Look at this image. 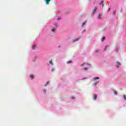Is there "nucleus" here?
I'll list each match as a JSON object with an SVG mask.
<instances>
[{
	"label": "nucleus",
	"instance_id": "9",
	"mask_svg": "<svg viewBox=\"0 0 126 126\" xmlns=\"http://www.w3.org/2000/svg\"><path fill=\"white\" fill-rule=\"evenodd\" d=\"M35 48H36V46L33 45L32 47V50H35Z\"/></svg>",
	"mask_w": 126,
	"mask_h": 126
},
{
	"label": "nucleus",
	"instance_id": "24",
	"mask_svg": "<svg viewBox=\"0 0 126 126\" xmlns=\"http://www.w3.org/2000/svg\"><path fill=\"white\" fill-rule=\"evenodd\" d=\"M111 10V8H108V11H110V10Z\"/></svg>",
	"mask_w": 126,
	"mask_h": 126
},
{
	"label": "nucleus",
	"instance_id": "2",
	"mask_svg": "<svg viewBox=\"0 0 126 126\" xmlns=\"http://www.w3.org/2000/svg\"><path fill=\"white\" fill-rule=\"evenodd\" d=\"M100 79V78L98 77L93 78V80H94V81H97V79Z\"/></svg>",
	"mask_w": 126,
	"mask_h": 126
},
{
	"label": "nucleus",
	"instance_id": "18",
	"mask_svg": "<svg viewBox=\"0 0 126 126\" xmlns=\"http://www.w3.org/2000/svg\"><path fill=\"white\" fill-rule=\"evenodd\" d=\"M57 19L58 20H61V19H62V18H58Z\"/></svg>",
	"mask_w": 126,
	"mask_h": 126
},
{
	"label": "nucleus",
	"instance_id": "12",
	"mask_svg": "<svg viewBox=\"0 0 126 126\" xmlns=\"http://www.w3.org/2000/svg\"><path fill=\"white\" fill-rule=\"evenodd\" d=\"M49 63L50 64H53V62H52V60L50 61Z\"/></svg>",
	"mask_w": 126,
	"mask_h": 126
},
{
	"label": "nucleus",
	"instance_id": "13",
	"mask_svg": "<svg viewBox=\"0 0 126 126\" xmlns=\"http://www.w3.org/2000/svg\"><path fill=\"white\" fill-rule=\"evenodd\" d=\"M114 94H115V95H117V91H114Z\"/></svg>",
	"mask_w": 126,
	"mask_h": 126
},
{
	"label": "nucleus",
	"instance_id": "21",
	"mask_svg": "<svg viewBox=\"0 0 126 126\" xmlns=\"http://www.w3.org/2000/svg\"><path fill=\"white\" fill-rule=\"evenodd\" d=\"M49 83H50L49 82H47L46 85H45V86H47V85H48V84H49Z\"/></svg>",
	"mask_w": 126,
	"mask_h": 126
},
{
	"label": "nucleus",
	"instance_id": "8",
	"mask_svg": "<svg viewBox=\"0 0 126 126\" xmlns=\"http://www.w3.org/2000/svg\"><path fill=\"white\" fill-rule=\"evenodd\" d=\"M101 16H102V15L99 14L98 16V19H101Z\"/></svg>",
	"mask_w": 126,
	"mask_h": 126
},
{
	"label": "nucleus",
	"instance_id": "11",
	"mask_svg": "<svg viewBox=\"0 0 126 126\" xmlns=\"http://www.w3.org/2000/svg\"><path fill=\"white\" fill-rule=\"evenodd\" d=\"M30 77H31V78L33 79V78H34V76L33 75H30Z\"/></svg>",
	"mask_w": 126,
	"mask_h": 126
},
{
	"label": "nucleus",
	"instance_id": "14",
	"mask_svg": "<svg viewBox=\"0 0 126 126\" xmlns=\"http://www.w3.org/2000/svg\"><path fill=\"white\" fill-rule=\"evenodd\" d=\"M56 31V29H52V32H55Z\"/></svg>",
	"mask_w": 126,
	"mask_h": 126
},
{
	"label": "nucleus",
	"instance_id": "25",
	"mask_svg": "<svg viewBox=\"0 0 126 126\" xmlns=\"http://www.w3.org/2000/svg\"><path fill=\"white\" fill-rule=\"evenodd\" d=\"M116 14V11H114V14Z\"/></svg>",
	"mask_w": 126,
	"mask_h": 126
},
{
	"label": "nucleus",
	"instance_id": "1",
	"mask_svg": "<svg viewBox=\"0 0 126 126\" xmlns=\"http://www.w3.org/2000/svg\"><path fill=\"white\" fill-rule=\"evenodd\" d=\"M91 64H89L88 63L85 62L84 63H83L82 65H81V66H82L83 70H87L88 68H89V67L91 66Z\"/></svg>",
	"mask_w": 126,
	"mask_h": 126
},
{
	"label": "nucleus",
	"instance_id": "7",
	"mask_svg": "<svg viewBox=\"0 0 126 126\" xmlns=\"http://www.w3.org/2000/svg\"><path fill=\"white\" fill-rule=\"evenodd\" d=\"M100 5H102V6H104V1H102L100 3Z\"/></svg>",
	"mask_w": 126,
	"mask_h": 126
},
{
	"label": "nucleus",
	"instance_id": "10",
	"mask_svg": "<svg viewBox=\"0 0 126 126\" xmlns=\"http://www.w3.org/2000/svg\"><path fill=\"white\" fill-rule=\"evenodd\" d=\"M105 37H103V38H101V42H103V41H104V40H105Z\"/></svg>",
	"mask_w": 126,
	"mask_h": 126
},
{
	"label": "nucleus",
	"instance_id": "22",
	"mask_svg": "<svg viewBox=\"0 0 126 126\" xmlns=\"http://www.w3.org/2000/svg\"><path fill=\"white\" fill-rule=\"evenodd\" d=\"M118 64H119V65H121V63L117 62Z\"/></svg>",
	"mask_w": 126,
	"mask_h": 126
},
{
	"label": "nucleus",
	"instance_id": "26",
	"mask_svg": "<svg viewBox=\"0 0 126 126\" xmlns=\"http://www.w3.org/2000/svg\"><path fill=\"white\" fill-rule=\"evenodd\" d=\"M52 71H54V69H52Z\"/></svg>",
	"mask_w": 126,
	"mask_h": 126
},
{
	"label": "nucleus",
	"instance_id": "19",
	"mask_svg": "<svg viewBox=\"0 0 126 126\" xmlns=\"http://www.w3.org/2000/svg\"><path fill=\"white\" fill-rule=\"evenodd\" d=\"M85 25V23H83V24H82V26L83 27V26H84V25Z\"/></svg>",
	"mask_w": 126,
	"mask_h": 126
},
{
	"label": "nucleus",
	"instance_id": "5",
	"mask_svg": "<svg viewBox=\"0 0 126 126\" xmlns=\"http://www.w3.org/2000/svg\"><path fill=\"white\" fill-rule=\"evenodd\" d=\"M93 99H94V100H96V99H97V94H94L93 95Z\"/></svg>",
	"mask_w": 126,
	"mask_h": 126
},
{
	"label": "nucleus",
	"instance_id": "20",
	"mask_svg": "<svg viewBox=\"0 0 126 126\" xmlns=\"http://www.w3.org/2000/svg\"><path fill=\"white\" fill-rule=\"evenodd\" d=\"M55 25H56V26H59V24H58V23H55Z\"/></svg>",
	"mask_w": 126,
	"mask_h": 126
},
{
	"label": "nucleus",
	"instance_id": "17",
	"mask_svg": "<svg viewBox=\"0 0 126 126\" xmlns=\"http://www.w3.org/2000/svg\"><path fill=\"white\" fill-rule=\"evenodd\" d=\"M99 52H100V50H96V51H95V52L96 53H99Z\"/></svg>",
	"mask_w": 126,
	"mask_h": 126
},
{
	"label": "nucleus",
	"instance_id": "6",
	"mask_svg": "<svg viewBox=\"0 0 126 126\" xmlns=\"http://www.w3.org/2000/svg\"><path fill=\"white\" fill-rule=\"evenodd\" d=\"M79 38H76V39L74 40L72 42L75 43V42H77V41H79Z\"/></svg>",
	"mask_w": 126,
	"mask_h": 126
},
{
	"label": "nucleus",
	"instance_id": "16",
	"mask_svg": "<svg viewBox=\"0 0 126 126\" xmlns=\"http://www.w3.org/2000/svg\"><path fill=\"white\" fill-rule=\"evenodd\" d=\"M107 47H108V46H105V48H104V51H106V50H107Z\"/></svg>",
	"mask_w": 126,
	"mask_h": 126
},
{
	"label": "nucleus",
	"instance_id": "15",
	"mask_svg": "<svg viewBox=\"0 0 126 126\" xmlns=\"http://www.w3.org/2000/svg\"><path fill=\"white\" fill-rule=\"evenodd\" d=\"M124 98L125 99V100H126V95H124Z\"/></svg>",
	"mask_w": 126,
	"mask_h": 126
},
{
	"label": "nucleus",
	"instance_id": "4",
	"mask_svg": "<svg viewBox=\"0 0 126 126\" xmlns=\"http://www.w3.org/2000/svg\"><path fill=\"white\" fill-rule=\"evenodd\" d=\"M96 10H97V7H95L93 11V14H94L96 12Z\"/></svg>",
	"mask_w": 126,
	"mask_h": 126
},
{
	"label": "nucleus",
	"instance_id": "23",
	"mask_svg": "<svg viewBox=\"0 0 126 126\" xmlns=\"http://www.w3.org/2000/svg\"><path fill=\"white\" fill-rule=\"evenodd\" d=\"M71 63V61H69L67 62L68 63Z\"/></svg>",
	"mask_w": 126,
	"mask_h": 126
},
{
	"label": "nucleus",
	"instance_id": "3",
	"mask_svg": "<svg viewBox=\"0 0 126 126\" xmlns=\"http://www.w3.org/2000/svg\"><path fill=\"white\" fill-rule=\"evenodd\" d=\"M45 0V1H46V4H50V2L52 0Z\"/></svg>",
	"mask_w": 126,
	"mask_h": 126
}]
</instances>
